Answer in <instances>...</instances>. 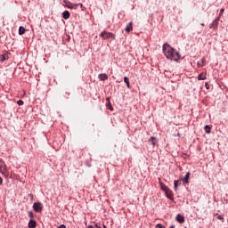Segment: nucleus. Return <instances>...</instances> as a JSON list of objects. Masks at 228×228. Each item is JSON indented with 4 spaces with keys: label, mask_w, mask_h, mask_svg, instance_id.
<instances>
[{
    "label": "nucleus",
    "mask_w": 228,
    "mask_h": 228,
    "mask_svg": "<svg viewBox=\"0 0 228 228\" xmlns=\"http://www.w3.org/2000/svg\"><path fill=\"white\" fill-rule=\"evenodd\" d=\"M162 50L167 60H171L173 61H179V60H181V55L179 54V52L170 46V45H168L167 43L163 45Z\"/></svg>",
    "instance_id": "obj_1"
},
{
    "label": "nucleus",
    "mask_w": 228,
    "mask_h": 228,
    "mask_svg": "<svg viewBox=\"0 0 228 228\" xmlns=\"http://www.w3.org/2000/svg\"><path fill=\"white\" fill-rule=\"evenodd\" d=\"M100 37L101 38H102V40H108L109 38H112L113 40H115V34L108 31L102 32L100 34Z\"/></svg>",
    "instance_id": "obj_2"
},
{
    "label": "nucleus",
    "mask_w": 228,
    "mask_h": 228,
    "mask_svg": "<svg viewBox=\"0 0 228 228\" xmlns=\"http://www.w3.org/2000/svg\"><path fill=\"white\" fill-rule=\"evenodd\" d=\"M63 6H65L66 8H69L70 10H77L79 4H72L69 1L64 0Z\"/></svg>",
    "instance_id": "obj_3"
},
{
    "label": "nucleus",
    "mask_w": 228,
    "mask_h": 228,
    "mask_svg": "<svg viewBox=\"0 0 228 228\" xmlns=\"http://www.w3.org/2000/svg\"><path fill=\"white\" fill-rule=\"evenodd\" d=\"M0 172L3 174V175H6V174H8V167L3 159H0Z\"/></svg>",
    "instance_id": "obj_4"
},
{
    "label": "nucleus",
    "mask_w": 228,
    "mask_h": 228,
    "mask_svg": "<svg viewBox=\"0 0 228 228\" xmlns=\"http://www.w3.org/2000/svg\"><path fill=\"white\" fill-rule=\"evenodd\" d=\"M33 209L34 211H37V213H40V211L44 209V205L40 202H36L33 204Z\"/></svg>",
    "instance_id": "obj_5"
},
{
    "label": "nucleus",
    "mask_w": 228,
    "mask_h": 228,
    "mask_svg": "<svg viewBox=\"0 0 228 228\" xmlns=\"http://www.w3.org/2000/svg\"><path fill=\"white\" fill-rule=\"evenodd\" d=\"M6 60H10V53L8 52H4L0 56V61H6Z\"/></svg>",
    "instance_id": "obj_6"
},
{
    "label": "nucleus",
    "mask_w": 228,
    "mask_h": 228,
    "mask_svg": "<svg viewBox=\"0 0 228 228\" xmlns=\"http://www.w3.org/2000/svg\"><path fill=\"white\" fill-rule=\"evenodd\" d=\"M148 142L150 145H153V147H155V145H158V139H156V137H151Z\"/></svg>",
    "instance_id": "obj_7"
},
{
    "label": "nucleus",
    "mask_w": 228,
    "mask_h": 228,
    "mask_svg": "<svg viewBox=\"0 0 228 228\" xmlns=\"http://www.w3.org/2000/svg\"><path fill=\"white\" fill-rule=\"evenodd\" d=\"M175 219L179 224H184V216H183L181 214H178Z\"/></svg>",
    "instance_id": "obj_8"
},
{
    "label": "nucleus",
    "mask_w": 228,
    "mask_h": 228,
    "mask_svg": "<svg viewBox=\"0 0 228 228\" xmlns=\"http://www.w3.org/2000/svg\"><path fill=\"white\" fill-rule=\"evenodd\" d=\"M159 184H160V189L163 191H167V189H168V187L165 184V183H163V182H161V178H159Z\"/></svg>",
    "instance_id": "obj_9"
},
{
    "label": "nucleus",
    "mask_w": 228,
    "mask_h": 228,
    "mask_svg": "<svg viewBox=\"0 0 228 228\" xmlns=\"http://www.w3.org/2000/svg\"><path fill=\"white\" fill-rule=\"evenodd\" d=\"M165 193H166L167 199H173L174 193L172 192V190H170V188H168L167 191H165Z\"/></svg>",
    "instance_id": "obj_10"
},
{
    "label": "nucleus",
    "mask_w": 228,
    "mask_h": 228,
    "mask_svg": "<svg viewBox=\"0 0 228 228\" xmlns=\"http://www.w3.org/2000/svg\"><path fill=\"white\" fill-rule=\"evenodd\" d=\"M125 31H126V33H129V32L133 31V22H129V23L126 25V28H125Z\"/></svg>",
    "instance_id": "obj_11"
},
{
    "label": "nucleus",
    "mask_w": 228,
    "mask_h": 228,
    "mask_svg": "<svg viewBox=\"0 0 228 228\" xmlns=\"http://www.w3.org/2000/svg\"><path fill=\"white\" fill-rule=\"evenodd\" d=\"M206 79H207V73L206 72L200 73L198 77L199 81H204Z\"/></svg>",
    "instance_id": "obj_12"
},
{
    "label": "nucleus",
    "mask_w": 228,
    "mask_h": 228,
    "mask_svg": "<svg viewBox=\"0 0 228 228\" xmlns=\"http://www.w3.org/2000/svg\"><path fill=\"white\" fill-rule=\"evenodd\" d=\"M190 172H187L186 175H185V177L183 178V183L185 184H189L190 183Z\"/></svg>",
    "instance_id": "obj_13"
},
{
    "label": "nucleus",
    "mask_w": 228,
    "mask_h": 228,
    "mask_svg": "<svg viewBox=\"0 0 228 228\" xmlns=\"http://www.w3.org/2000/svg\"><path fill=\"white\" fill-rule=\"evenodd\" d=\"M62 17L63 19L67 20V19H70V12L69 11H64L62 12Z\"/></svg>",
    "instance_id": "obj_14"
},
{
    "label": "nucleus",
    "mask_w": 228,
    "mask_h": 228,
    "mask_svg": "<svg viewBox=\"0 0 228 228\" xmlns=\"http://www.w3.org/2000/svg\"><path fill=\"white\" fill-rule=\"evenodd\" d=\"M37 227V221L35 220H30L28 222V228H36Z\"/></svg>",
    "instance_id": "obj_15"
},
{
    "label": "nucleus",
    "mask_w": 228,
    "mask_h": 228,
    "mask_svg": "<svg viewBox=\"0 0 228 228\" xmlns=\"http://www.w3.org/2000/svg\"><path fill=\"white\" fill-rule=\"evenodd\" d=\"M98 77H99V79H100L101 81H106V80L108 79V75H106V74H100V75L98 76Z\"/></svg>",
    "instance_id": "obj_16"
},
{
    "label": "nucleus",
    "mask_w": 228,
    "mask_h": 228,
    "mask_svg": "<svg viewBox=\"0 0 228 228\" xmlns=\"http://www.w3.org/2000/svg\"><path fill=\"white\" fill-rule=\"evenodd\" d=\"M204 131L205 133H207L208 134H209V133H211V126L209 125H206L204 126Z\"/></svg>",
    "instance_id": "obj_17"
},
{
    "label": "nucleus",
    "mask_w": 228,
    "mask_h": 228,
    "mask_svg": "<svg viewBox=\"0 0 228 228\" xmlns=\"http://www.w3.org/2000/svg\"><path fill=\"white\" fill-rule=\"evenodd\" d=\"M26 33V28L24 27L19 28V35H24Z\"/></svg>",
    "instance_id": "obj_18"
},
{
    "label": "nucleus",
    "mask_w": 228,
    "mask_h": 228,
    "mask_svg": "<svg viewBox=\"0 0 228 228\" xmlns=\"http://www.w3.org/2000/svg\"><path fill=\"white\" fill-rule=\"evenodd\" d=\"M174 184H175V191H177V186H179L181 184V181L175 180Z\"/></svg>",
    "instance_id": "obj_19"
},
{
    "label": "nucleus",
    "mask_w": 228,
    "mask_h": 228,
    "mask_svg": "<svg viewBox=\"0 0 228 228\" xmlns=\"http://www.w3.org/2000/svg\"><path fill=\"white\" fill-rule=\"evenodd\" d=\"M124 81H125V83H126L127 88H131V86H130V84H129V77H124Z\"/></svg>",
    "instance_id": "obj_20"
},
{
    "label": "nucleus",
    "mask_w": 228,
    "mask_h": 228,
    "mask_svg": "<svg viewBox=\"0 0 228 228\" xmlns=\"http://www.w3.org/2000/svg\"><path fill=\"white\" fill-rule=\"evenodd\" d=\"M106 101H108L107 108H109V110L113 111V106H111V102H110V98H107Z\"/></svg>",
    "instance_id": "obj_21"
},
{
    "label": "nucleus",
    "mask_w": 228,
    "mask_h": 228,
    "mask_svg": "<svg viewBox=\"0 0 228 228\" xmlns=\"http://www.w3.org/2000/svg\"><path fill=\"white\" fill-rule=\"evenodd\" d=\"M204 65H206V59L205 58H203L201 60V63L200 62L198 63V67H204Z\"/></svg>",
    "instance_id": "obj_22"
},
{
    "label": "nucleus",
    "mask_w": 228,
    "mask_h": 228,
    "mask_svg": "<svg viewBox=\"0 0 228 228\" xmlns=\"http://www.w3.org/2000/svg\"><path fill=\"white\" fill-rule=\"evenodd\" d=\"M18 106H22L24 104V102L22 100H19L17 102Z\"/></svg>",
    "instance_id": "obj_23"
},
{
    "label": "nucleus",
    "mask_w": 228,
    "mask_h": 228,
    "mask_svg": "<svg viewBox=\"0 0 228 228\" xmlns=\"http://www.w3.org/2000/svg\"><path fill=\"white\" fill-rule=\"evenodd\" d=\"M156 228H166V227L163 224H158L156 225Z\"/></svg>",
    "instance_id": "obj_24"
},
{
    "label": "nucleus",
    "mask_w": 228,
    "mask_h": 228,
    "mask_svg": "<svg viewBox=\"0 0 228 228\" xmlns=\"http://www.w3.org/2000/svg\"><path fill=\"white\" fill-rule=\"evenodd\" d=\"M78 4V6H80L81 10L84 12L85 5H83V4Z\"/></svg>",
    "instance_id": "obj_25"
},
{
    "label": "nucleus",
    "mask_w": 228,
    "mask_h": 228,
    "mask_svg": "<svg viewBox=\"0 0 228 228\" xmlns=\"http://www.w3.org/2000/svg\"><path fill=\"white\" fill-rule=\"evenodd\" d=\"M218 220H221V222H224V216H218Z\"/></svg>",
    "instance_id": "obj_26"
},
{
    "label": "nucleus",
    "mask_w": 228,
    "mask_h": 228,
    "mask_svg": "<svg viewBox=\"0 0 228 228\" xmlns=\"http://www.w3.org/2000/svg\"><path fill=\"white\" fill-rule=\"evenodd\" d=\"M205 88H207V90H209V84L206 83L205 84Z\"/></svg>",
    "instance_id": "obj_27"
},
{
    "label": "nucleus",
    "mask_w": 228,
    "mask_h": 228,
    "mask_svg": "<svg viewBox=\"0 0 228 228\" xmlns=\"http://www.w3.org/2000/svg\"><path fill=\"white\" fill-rule=\"evenodd\" d=\"M28 216H29L30 218H33V212H29Z\"/></svg>",
    "instance_id": "obj_28"
},
{
    "label": "nucleus",
    "mask_w": 228,
    "mask_h": 228,
    "mask_svg": "<svg viewBox=\"0 0 228 228\" xmlns=\"http://www.w3.org/2000/svg\"><path fill=\"white\" fill-rule=\"evenodd\" d=\"M58 228H67V226H65V224H61Z\"/></svg>",
    "instance_id": "obj_29"
},
{
    "label": "nucleus",
    "mask_w": 228,
    "mask_h": 228,
    "mask_svg": "<svg viewBox=\"0 0 228 228\" xmlns=\"http://www.w3.org/2000/svg\"><path fill=\"white\" fill-rule=\"evenodd\" d=\"M224 12H225V9H221L220 10V15H222V13H224Z\"/></svg>",
    "instance_id": "obj_30"
},
{
    "label": "nucleus",
    "mask_w": 228,
    "mask_h": 228,
    "mask_svg": "<svg viewBox=\"0 0 228 228\" xmlns=\"http://www.w3.org/2000/svg\"><path fill=\"white\" fill-rule=\"evenodd\" d=\"M3 184V178L0 176V186Z\"/></svg>",
    "instance_id": "obj_31"
},
{
    "label": "nucleus",
    "mask_w": 228,
    "mask_h": 228,
    "mask_svg": "<svg viewBox=\"0 0 228 228\" xmlns=\"http://www.w3.org/2000/svg\"><path fill=\"white\" fill-rule=\"evenodd\" d=\"M94 227L95 228H101V227H99V224H97L94 225Z\"/></svg>",
    "instance_id": "obj_32"
},
{
    "label": "nucleus",
    "mask_w": 228,
    "mask_h": 228,
    "mask_svg": "<svg viewBox=\"0 0 228 228\" xmlns=\"http://www.w3.org/2000/svg\"><path fill=\"white\" fill-rule=\"evenodd\" d=\"M88 228H95L94 225H89Z\"/></svg>",
    "instance_id": "obj_33"
},
{
    "label": "nucleus",
    "mask_w": 228,
    "mask_h": 228,
    "mask_svg": "<svg viewBox=\"0 0 228 228\" xmlns=\"http://www.w3.org/2000/svg\"><path fill=\"white\" fill-rule=\"evenodd\" d=\"M169 228H175V225H171Z\"/></svg>",
    "instance_id": "obj_34"
},
{
    "label": "nucleus",
    "mask_w": 228,
    "mask_h": 228,
    "mask_svg": "<svg viewBox=\"0 0 228 228\" xmlns=\"http://www.w3.org/2000/svg\"><path fill=\"white\" fill-rule=\"evenodd\" d=\"M200 25H201V26H204V23H201Z\"/></svg>",
    "instance_id": "obj_35"
}]
</instances>
